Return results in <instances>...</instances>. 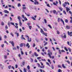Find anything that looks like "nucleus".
Instances as JSON below:
<instances>
[{
  "label": "nucleus",
  "mask_w": 72,
  "mask_h": 72,
  "mask_svg": "<svg viewBox=\"0 0 72 72\" xmlns=\"http://www.w3.org/2000/svg\"><path fill=\"white\" fill-rule=\"evenodd\" d=\"M48 55L49 57L50 58H52V59H54V57L53 56L52 57H51V55H52V53L51 52L50 53H48Z\"/></svg>",
  "instance_id": "nucleus-1"
},
{
  "label": "nucleus",
  "mask_w": 72,
  "mask_h": 72,
  "mask_svg": "<svg viewBox=\"0 0 72 72\" xmlns=\"http://www.w3.org/2000/svg\"><path fill=\"white\" fill-rule=\"evenodd\" d=\"M12 24V25H13V26H15V25H14V22H8V26L9 27H10V24Z\"/></svg>",
  "instance_id": "nucleus-2"
},
{
  "label": "nucleus",
  "mask_w": 72,
  "mask_h": 72,
  "mask_svg": "<svg viewBox=\"0 0 72 72\" xmlns=\"http://www.w3.org/2000/svg\"><path fill=\"white\" fill-rule=\"evenodd\" d=\"M37 17V15H35L34 16V17L32 16L31 17V18L32 19H33L34 21L36 20V18Z\"/></svg>",
  "instance_id": "nucleus-3"
},
{
  "label": "nucleus",
  "mask_w": 72,
  "mask_h": 72,
  "mask_svg": "<svg viewBox=\"0 0 72 72\" xmlns=\"http://www.w3.org/2000/svg\"><path fill=\"white\" fill-rule=\"evenodd\" d=\"M35 1V3H34V4L35 5H38L39 4V2L38 1H37V0H34Z\"/></svg>",
  "instance_id": "nucleus-4"
},
{
  "label": "nucleus",
  "mask_w": 72,
  "mask_h": 72,
  "mask_svg": "<svg viewBox=\"0 0 72 72\" xmlns=\"http://www.w3.org/2000/svg\"><path fill=\"white\" fill-rule=\"evenodd\" d=\"M68 35H69V36H72V32H70V33H69V32L68 31Z\"/></svg>",
  "instance_id": "nucleus-5"
},
{
  "label": "nucleus",
  "mask_w": 72,
  "mask_h": 72,
  "mask_svg": "<svg viewBox=\"0 0 72 72\" xmlns=\"http://www.w3.org/2000/svg\"><path fill=\"white\" fill-rule=\"evenodd\" d=\"M66 12H68V11L70 10V9H69V8L67 7H66Z\"/></svg>",
  "instance_id": "nucleus-6"
},
{
  "label": "nucleus",
  "mask_w": 72,
  "mask_h": 72,
  "mask_svg": "<svg viewBox=\"0 0 72 72\" xmlns=\"http://www.w3.org/2000/svg\"><path fill=\"white\" fill-rule=\"evenodd\" d=\"M64 34L65 35H64V36L63 37L62 35H61V37H62V38H64V39H66V34H65V33H64Z\"/></svg>",
  "instance_id": "nucleus-7"
},
{
  "label": "nucleus",
  "mask_w": 72,
  "mask_h": 72,
  "mask_svg": "<svg viewBox=\"0 0 72 72\" xmlns=\"http://www.w3.org/2000/svg\"><path fill=\"white\" fill-rule=\"evenodd\" d=\"M26 47H28L27 48H28V49H29V48H30V46L29 45V44H28V43H27V44L26 45Z\"/></svg>",
  "instance_id": "nucleus-8"
},
{
  "label": "nucleus",
  "mask_w": 72,
  "mask_h": 72,
  "mask_svg": "<svg viewBox=\"0 0 72 72\" xmlns=\"http://www.w3.org/2000/svg\"><path fill=\"white\" fill-rule=\"evenodd\" d=\"M40 32L41 33H42V34H43L44 33V31L42 30V29L40 28Z\"/></svg>",
  "instance_id": "nucleus-9"
},
{
  "label": "nucleus",
  "mask_w": 72,
  "mask_h": 72,
  "mask_svg": "<svg viewBox=\"0 0 72 72\" xmlns=\"http://www.w3.org/2000/svg\"><path fill=\"white\" fill-rule=\"evenodd\" d=\"M34 55L35 57H38L39 56V55L37 54V53L36 52H34Z\"/></svg>",
  "instance_id": "nucleus-10"
},
{
  "label": "nucleus",
  "mask_w": 72,
  "mask_h": 72,
  "mask_svg": "<svg viewBox=\"0 0 72 72\" xmlns=\"http://www.w3.org/2000/svg\"><path fill=\"white\" fill-rule=\"evenodd\" d=\"M4 13H7L8 14V13H9V12H8V10H4Z\"/></svg>",
  "instance_id": "nucleus-11"
},
{
  "label": "nucleus",
  "mask_w": 72,
  "mask_h": 72,
  "mask_svg": "<svg viewBox=\"0 0 72 72\" xmlns=\"http://www.w3.org/2000/svg\"><path fill=\"white\" fill-rule=\"evenodd\" d=\"M60 20L61 22H62L63 23V24L64 25V21H63V19H60Z\"/></svg>",
  "instance_id": "nucleus-12"
},
{
  "label": "nucleus",
  "mask_w": 72,
  "mask_h": 72,
  "mask_svg": "<svg viewBox=\"0 0 72 72\" xmlns=\"http://www.w3.org/2000/svg\"><path fill=\"white\" fill-rule=\"evenodd\" d=\"M19 24L20 26H21L22 24V23L21 21H19Z\"/></svg>",
  "instance_id": "nucleus-13"
},
{
  "label": "nucleus",
  "mask_w": 72,
  "mask_h": 72,
  "mask_svg": "<svg viewBox=\"0 0 72 72\" xmlns=\"http://www.w3.org/2000/svg\"><path fill=\"white\" fill-rule=\"evenodd\" d=\"M11 44L13 46H14V42H13V41H12L11 42Z\"/></svg>",
  "instance_id": "nucleus-14"
},
{
  "label": "nucleus",
  "mask_w": 72,
  "mask_h": 72,
  "mask_svg": "<svg viewBox=\"0 0 72 72\" xmlns=\"http://www.w3.org/2000/svg\"><path fill=\"white\" fill-rule=\"evenodd\" d=\"M15 34H16V35H17V37H18V36H19V33L15 32Z\"/></svg>",
  "instance_id": "nucleus-15"
},
{
  "label": "nucleus",
  "mask_w": 72,
  "mask_h": 72,
  "mask_svg": "<svg viewBox=\"0 0 72 72\" xmlns=\"http://www.w3.org/2000/svg\"><path fill=\"white\" fill-rule=\"evenodd\" d=\"M21 17L20 16H19L17 17V19H19V21H21Z\"/></svg>",
  "instance_id": "nucleus-16"
},
{
  "label": "nucleus",
  "mask_w": 72,
  "mask_h": 72,
  "mask_svg": "<svg viewBox=\"0 0 72 72\" xmlns=\"http://www.w3.org/2000/svg\"><path fill=\"white\" fill-rule=\"evenodd\" d=\"M58 72H62V70L60 69H59L58 70Z\"/></svg>",
  "instance_id": "nucleus-17"
},
{
  "label": "nucleus",
  "mask_w": 72,
  "mask_h": 72,
  "mask_svg": "<svg viewBox=\"0 0 72 72\" xmlns=\"http://www.w3.org/2000/svg\"><path fill=\"white\" fill-rule=\"evenodd\" d=\"M24 21H27L28 20V19L26 17H24Z\"/></svg>",
  "instance_id": "nucleus-18"
},
{
  "label": "nucleus",
  "mask_w": 72,
  "mask_h": 72,
  "mask_svg": "<svg viewBox=\"0 0 72 72\" xmlns=\"http://www.w3.org/2000/svg\"><path fill=\"white\" fill-rule=\"evenodd\" d=\"M29 39H27V41H28V42H31V38L30 39V40H29Z\"/></svg>",
  "instance_id": "nucleus-19"
},
{
  "label": "nucleus",
  "mask_w": 72,
  "mask_h": 72,
  "mask_svg": "<svg viewBox=\"0 0 72 72\" xmlns=\"http://www.w3.org/2000/svg\"><path fill=\"white\" fill-rule=\"evenodd\" d=\"M23 43H21L20 45V47H23Z\"/></svg>",
  "instance_id": "nucleus-20"
},
{
  "label": "nucleus",
  "mask_w": 72,
  "mask_h": 72,
  "mask_svg": "<svg viewBox=\"0 0 72 72\" xmlns=\"http://www.w3.org/2000/svg\"><path fill=\"white\" fill-rule=\"evenodd\" d=\"M61 51V50H58L59 53L60 54H62V52Z\"/></svg>",
  "instance_id": "nucleus-21"
},
{
  "label": "nucleus",
  "mask_w": 72,
  "mask_h": 72,
  "mask_svg": "<svg viewBox=\"0 0 72 72\" xmlns=\"http://www.w3.org/2000/svg\"><path fill=\"white\" fill-rule=\"evenodd\" d=\"M48 26L51 29L52 28V27H51V25L50 24H48Z\"/></svg>",
  "instance_id": "nucleus-22"
},
{
  "label": "nucleus",
  "mask_w": 72,
  "mask_h": 72,
  "mask_svg": "<svg viewBox=\"0 0 72 72\" xmlns=\"http://www.w3.org/2000/svg\"><path fill=\"white\" fill-rule=\"evenodd\" d=\"M65 22L66 23H68V19H66L65 20Z\"/></svg>",
  "instance_id": "nucleus-23"
},
{
  "label": "nucleus",
  "mask_w": 72,
  "mask_h": 72,
  "mask_svg": "<svg viewBox=\"0 0 72 72\" xmlns=\"http://www.w3.org/2000/svg\"><path fill=\"white\" fill-rule=\"evenodd\" d=\"M4 43H6V44L7 45H8V43L7 42H6V40H4Z\"/></svg>",
  "instance_id": "nucleus-24"
},
{
  "label": "nucleus",
  "mask_w": 72,
  "mask_h": 72,
  "mask_svg": "<svg viewBox=\"0 0 72 72\" xmlns=\"http://www.w3.org/2000/svg\"><path fill=\"white\" fill-rule=\"evenodd\" d=\"M62 66L64 68H66V67L64 66V64H62Z\"/></svg>",
  "instance_id": "nucleus-25"
},
{
  "label": "nucleus",
  "mask_w": 72,
  "mask_h": 72,
  "mask_svg": "<svg viewBox=\"0 0 72 72\" xmlns=\"http://www.w3.org/2000/svg\"><path fill=\"white\" fill-rule=\"evenodd\" d=\"M43 34V35H45V36H46V37H47V36H48V35H47V33H44Z\"/></svg>",
  "instance_id": "nucleus-26"
},
{
  "label": "nucleus",
  "mask_w": 72,
  "mask_h": 72,
  "mask_svg": "<svg viewBox=\"0 0 72 72\" xmlns=\"http://www.w3.org/2000/svg\"><path fill=\"white\" fill-rule=\"evenodd\" d=\"M44 21L45 23H46V24L47 23V21H46V19H44Z\"/></svg>",
  "instance_id": "nucleus-27"
},
{
  "label": "nucleus",
  "mask_w": 72,
  "mask_h": 72,
  "mask_svg": "<svg viewBox=\"0 0 72 72\" xmlns=\"http://www.w3.org/2000/svg\"><path fill=\"white\" fill-rule=\"evenodd\" d=\"M54 14H56V15L58 14V12H57L55 10H54Z\"/></svg>",
  "instance_id": "nucleus-28"
},
{
  "label": "nucleus",
  "mask_w": 72,
  "mask_h": 72,
  "mask_svg": "<svg viewBox=\"0 0 72 72\" xmlns=\"http://www.w3.org/2000/svg\"><path fill=\"white\" fill-rule=\"evenodd\" d=\"M10 35H12V37H14V34H13V33H12V32L10 33Z\"/></svg>",
  "instance_id": "nucleus-29"
},
{
  "label": "nucleus",
  "mask_w": 72,
  "mask_h": 72,
  "mask_svg": "<svg viewBox=\"0 0 72 72\" xmlns=\"http://www.w3.org/2000/svg\"><path fill=\"white\" fill-rule=\"evenodd\" d=\"M60 18H58V22H59L60 21Z\"/></svg>",
  "instance_id": "nucleus-30"
},
{
  "label": "nucleus",
  "mask_w": 72,
  "mask_h": 72,
  "mask_svg": "<svg viewBox=\"0 0 72 72\" xmlns=\"http://www.w3.org/2000/svg\"><path fill=\"white\" fill-rule=\"evenodd\" d=\"M27 68L29 70V69H30V66H29V65L27 66Z\"/></svg>",
  "instance_id": "nucleus-31"
},
{
  "label": "nucleus",
  "mask_w": 72,
  "mask_h": 72,
  "mask_svg": "<svg viewBox=\"0 0 72 72\" xmlns=\"http://www.w3.org/2000/svg\"><path fill=\"white\" fill-rule=\"evenodd\" d=\"M42 27V28H43L44 31H47V30H46V28H44V27Z\"/></svg>",
  "instance_id": "nucleus-32"
},
{
  "label": "nucleus",
  "mask_w": 72,
  "mask_h": 72,
  "mask_svg": "<svg viewBox=\"0 0 72 72\" xmlns=\"http://www.w3.org/2000/svg\"><path fill=\"white\" fill-rule=\"evenodd\" d=\"M66 28L67 29H69L70 27L69 26H66Z\"/></svg>",
  "instance_id": "nucleus-33"
},
{
  "label": "nucleus",
  "mask_w": 72,
  "mask_h": 72,
  "mask_svg": "<svg viewBox=\"0 0 72 72\" xmlns=\"http://www.w3.org/2000/svg\"><path fill=\"white\" fill-rule=\"evenodd\" d=\"M63 6H64V7H66V5L64 3L62 4Z\"/></svg>",
  "instance_id": "nucleus-34"
},
{
  "label": "nucleus",
  "mask_w": 72,
  "mask_h": 72,
  "mask_svg": "<svg viewBox=\"0 0 72 72\" xmlns=\"http://www.w3.org/2000/svg\"><path fill=\"white\" fill-rule=\"evenodd\" d=\"M22 66H24V64L25 63L23 61L22 62Z\"/></svg>",
  "instance_id": "nucleus-35"
},
{
  "label": "nucleus",
  "mask_w": 72,
  "mask_h": 72,
  "mask_svg": "<svg viewBox=\"0 0 72 72\" xmlns=\"http://www.w3.org/2000/svg\"><path fill=\"white\" fill-rule=\"evenodd\" d=\"M59 9L60 10V11H62L63 10H62V8L61 7H59Z\"/></svg>",
  "instance_id": "nucleus-36"
},
{
  "label": "nucleus",
  "mask_w": 72,
  "mask_h": 72,
  "mask_svg": "<svg viewBox=\"0 0 72 72\" xmlns=\"http://www.w3.org/2000/svg\"><path fill=\"white\" fill-rule=\"evenodd\" d=\"M64 49L66 50V51H68V49L66 47H64Z\"/></svg>",
  "instance_id": "nucleus-37"
},
{
  "label": "nucleus",
  "mask_w": 72,
  "mask_h": 72,
  "mask_svg": "<svg viewBox=\"0 0 72 72\" xmlns=\"http://www.w3.org/2000/svg\"><path fill=\"white\" fill-rule=\"evenodd\" d=\"M21 54L22 55L24 54L23 53V51H21Z\"/></svg>",
  "instance_id": "nucleus-38"
},
{
  "label": "nucleus",
  "mask_w": 72,
  "mask_h": 72,
  "mask_svg": "<svg viewBox=\"0 0 72 72\" xmlns=\"http://www.w3.org/2000/svg\"><path fill=\"white\" fill-rule=\"evenodd\" d=\"M21 4L20 3H18V7H19V6H21Z\"/></svg>",
  "instance_id": "nucleus-39"
},
{
  "label": "nucleus",
  "mask_w": 72,
  "mask_h": 72,
  "mask_svg": "<svg viewBox=\"0 0 72 72\" xmlns=\"http://www.w3.org/2000/svg\"><path fill=\"white\" fill-rule=\"evenodd\" d=\"M2 26H4V23L3 22H2L1 23Z\"/></svg>",
  "instance_id": "nucleus-40"
},
{
  "label": "nucleus",
  "mask_w": 72,
  "mask_h": 72,
  "mask_svg": "<svg viewBox=\"0 0 72 72\" xmlns=\"http://www.w3.org/2000/svg\"><path fill=\"white\" fill-rule=\"evenodd\" d=\"M4 59H7V56L6 55H4Z\"/></svg>",
  "instance_id": "nucleus-41"
},
{
  "label": "nucleus",
  "mask_w": 72,
  "mask_h": 72,
  "mask_svg": "<svg viewBox=\"0 0 72 72\" xmlns=\"http://www.w3.org/2000/svg\"><path fill=\"white\" fill-rule=\"evenodd\" d=\"M22 8L23 10H24V9H26V7H23Z\"/></svg>",
  "instance_id": "nucleus-42"
},
{
  "label": "nucleus",
  "mask_w": 72,
  "mask_h": 72,
  "mask_svg": "<svg viewBox=\"0 0 72 72\" xmlns=\"http://www.w3.org/2000/svg\"><path fill=\"white\" fill-rule=\"evenodd\" d=\"M68 50H69V52H71V49H70V48H68Z\"/></svg>",
  "instance_id": "nucleus-43"
},
{
  "label": "nucleus",
  "mask_w": 72,
  "mask_h": 72,
  "mask_svg": "<svg viewBox=\"0 0 72 72\" xmlns=\"http://www.w3.org/2000/svg\"><path fill=\"white\" fill-rule=\"evenodd\" d=\"M24 72H27V71L25 68H24Z\"/></svg>",
  "instance_id": "nucleus-44"
},
{
  "label": "nucleus",
  "mask_w": 72,
  "mask_h": 72,
  "mask_svg": "<svg viewBox=\"0 0 72 72\" xmlns=\"http://www.w3.org/2000/svg\"><path fill=\"white\" fill-rule=\"evenodd\" d=\"M12 67V66H11V65H9L8 66V69H10V68H11Z\"/></svg>",
  "instance_id": "nucleus-45"
},
{
  "label": "nucleus",
  "mask_w": 72,
  "mask_h": 72,
  "mask_svg": "<svg viewBox=\"0 0 72 72\" xmlns=\"http://www.w3.org/2000/svg\"><path fill=\"white\" fill-rule=\"evenodd\" d=\"M63 12L64 14H66V15H67V14H66V11H65V10H64L63 11Z\"/></svg>",
  "instance_id": "nucleus-46"
},
{
  "label": "nucleus",
  "mask_w": 72,
  "mask_h": 72,
  "mask_svg": "<svg viewBox=\"0 0 72 72\" xmlns=\"http://www.w3.org/2000/svg\"><path fill=\"white\" fill-rule=\"evenodd\" d=\"M35 46H36V45H35V43H34L33 46V48H34L35 47Z\"/></svg>",
  "instance_id": "nucleus-47"
},
{
  "label": "nucleus",
  "mask_w": 72,
  "mask_h": 72,
  "mask_svg": "<svg viewBox=\"0 0 72 72\" xmlns=\"http://www.w3.org/2000/svg\"><path fill=\"white\" fill-rule=\"evenodd\" d=\"M15 68H18V65L17 64L15 65Z\"/></svg>",
  "instance_id": "nucleus-48"
},
{
  "label": "nucleus",
  "mask_w": 72,
  "mask_h": 72,
  "mask_svg": "<svg viewBox=\"0 0 72 72\" xmlns=\"http://www.w3.org/2000/svg\"><path fill=\"white\" fill-rule=\"evenodd\" d=\"M58 68H62V66H61V65H58Z\"/></svg>",
  "instance_id": "nucleus-49"
},
{
  "label": "nucleus",
  "mask_w": 72,
  "mask_h": 72,
  "mask_svg": "<svg viewBox=\"0 0 72 72\" xmlns=\"http://www.w3.org/2000/svg\"><path fill=\"white\" fill-rule=\"evenodd\" d=\"M21 39L22 40H26V39L24 37H23L22 38H21Z\"/></svg>",
  "instance_id": "nucleus-50"
},
{
  "label": "nucleus",
  "mask_w": 72,
  "mask_h": 72,
  "mask_svg": "<svg viewBox=\"0 0 72 72\" xmlns=\"http://www.w3.org/2000/svg\"><path fill=\"white\" fill-rule=\"evenodd\" d=\"M66 62H67L68 63V64H70V62H69V60H67L66 61Z\"/></svg>",
  "instance_id": "nucleus-51"
},
{
  "label": "nucleus",
  "mask_w": 72,
  "mask_h": 72,
  "mask_svg": "<svg viewBox=\"0 0 72 72\" xmlns=\"http://www.w3.org/2000/svg\"><path fill=\"white\" fill-rule=\"evenodd\" d=\"M4 38L5 39H6V38H7V36H6V35H5L4 36Z\"/></svg>",
  "instance_id": "nucleus-52"
},
{
  "label": "nucleus",
  "mask_w": 72,
  "mask_h": 72,
  "mask_svg": "<svg viewBox=\"0 0 72 72\" xmlns=\"http://www.w3.org/2000/svg\"><path fill=\"white\" fill-rule=\"evenodd\" d=\"M41 60H42V61H44V62H46V60H45V59H41Z\"/></svg>",
  "instance_id": "nucleus-53"
},
{
  "label": "nucleus",
  "mask_w": 72,
  "mask_h": 72,
  "mask_svg": "<svg viewBox=\"0 0 72 72\" xmlns=\"http://www.w3.org/2000/svg\"><path fill=\"white\" fill-rule=\"evenodd\" d=\"M5 28H6V29H8V26H7V25H6L5 27Z\"/></svg>",
  "instance_id": "nucleus-54"
},
{
  "label": "nucleus",
  "mask_w": 72,
  "mask_h": 72,
  "mask_svg": "<svg viewBox=\"0 0 72 72\" xmlns=\"http://www.w3.org/2000/svg\"><path fill=\"white\" fill-rule=\"evenodd\" d=\"M57 33L58 34H60V33L59 32L58 30L57 31Z\"/></svg>",
  "instance_id": "nucleus-55"
},
{
  "label": "nucleus",
  "mask_w": 72,
  "mask_h": 72,
  "mask_svg": "<svg viewBox=\"0 0 72 72\" xmlns=\"http://www.w3.org/2000/svg\"><path fill=\"white\" fill-rule=\"evenodd\" d=\"M1 40H2V37L0 35V40L1 41Z\"/></svg>",
  "instance_id": "nucleus-56"
},
{
  "label": "nucleus",
  "mask_w": 72,
  "mask_h": 72,
  "mask_svg": "<svg viewBox=\"0 0 72 72\" xmlns=\"http://www.w3.org/2000/svg\"><path fill=\"white\" fill-rule=\"evenodd\" d=\"M29 28L30 30H31V28H32V26H29Z\"/></svg>",
  "instance_id": "nucleus-57"
},
{
  "label": "nucleus",
  "mask_w": 72,
  "mask_h": 72,
  "mask_svg": "<svg viewBox=\"0 0 72 72\" xmlns=\"http://www.w3.org/2000/svg\"><path fill=\"white\" fill-rule=\"evenodd\" d=\"M48 44V42H46L45 44H44V46H45L46 45H47Z\"/></svg>",
  "instance_id": "nucleus-58"
},
{
  "label": "nucleus",
  "mask_w": 72,
  "mask_h": 72,
  "mask_svg": "<svg viewBox=\"0 0 72 72\" xmlns=\"http://www.w3.org/2000/svg\"><path fill=\"white\" fill-rule=\"evenodd\" d=\"M56 49H57V50H59V48L58 47H56Z\"/></svg>",
  "instance_id": "nucleus-59"
},
{
  "label": "nucleus",
  "mask_w": 72,
  "mask_h": 72,
  "mask_svg": "<svg viewBox=\"0 0 72 72\" xmlns=\"http://www.w3.org/2000/svg\"><path fill=\"white\" fill-rule=\"evenodd\" d=\"M1 46L2 48H3L4 47V44H2Z\"/></svg>",
  "instance_id": "nucleus-60"
},
{
  "label": "nucleus",
  "mask_w": 72,
  "mask_h": 72,
  "mask_svg": "<svg viewBox=\"0 0 72 72\" xmlns=\"http://www.w3.org/2000/svg\"><path fill=\"white\" fill-rule=\"evenodd\" d=\"M17 50V48L15 47L13 48V50Z\"/></svg>",
  "instance_id": "nucleus-61"
},
{
  "label": "nucleus",
  "mask_w": 72,
  "mask_h": 72,
  "mask_svg": "<svg viewBox=\"0 0 72 72\" xmlns=\"http://www.w3.org/2000/svg\"><path fill=\"white\" fill-rule=\"evenodd\" d=\"M22 17L23 18H24V15H22Z\"/></svg>",
  "instance_id": "nucleus-62"
},
{
  "label": "nucleus",
  "mask_w": 72,
  "mask_h": 72,
  "mask_svg": "<svg viewBox=\"0 0 72 72\" xmlns=\"http://www.w3.org/2000/svg\"><path fill=\"white\" fill-rule=\"evenodd\" d=\"M19 31L20 32H22V29L21 28L19 29Z\"/></svg>",
  "instance_id": "nucleus-63"
},
{
  "label": "nucleus",
  "mask_w": 72,
  "mask_h": 72,
  "mask_svg": "<svg viewBox=\"0 0 72 72\" xmlns=\"http://www.w3.org/2000/svg\"><path fill=\"white\" fill-rule=\"evenodd\" d=\"M40 71V72H42V69H39Z\"/></svg>",
  "instance_id": "nucleus-64"
}]
</instances>
